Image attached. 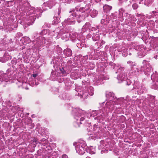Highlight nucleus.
Returning <instances> with one entry per match:
<instances>
[{
  "instance_id": "obj_20",
  "label": "nucleus",
  "mask_w": 158,
  "mask_h": 158,
  "mask_svg": "<svg viewBox=\"0 0 158 158\" xmlns=\"http://www.w3.org/2000/svg\"><path fill=\"white\" fill-rule=\"evenodd\" d=\"M120 15L121 16H126L127 15V13H126L125 10L123 8L120 9L119 10Z\"/></svg>"
},
{
  "instance_id": "obj_4",
  "label": "nucleus",
  "mask_w": 158,
  "mask_h": 158,
  "mask_svg": "<svg viewBox=\"0 0 158 158\" xmlns=\"http://www.w3.org/2000/svg\"><path fill=\"white\" fill-rule=\"evenodd\" d=\"M74 145H76L75 149L76 152L80 155H82L85 152L87 148L86 143L82 140H80L78 142H75L73 143Z\"/></svg>"
},
{
  "instance_id": "obj_48",
  "label": "nucleus",
  "mask_w": 158,
  "mask_h": 158,
  "mask_svg": "<svg viewBox=\"0 0 158 158\" xmlns=\"http://www.w3.org/2000/svg\"><path fill=\"white\" fill-rule=\"evenodd\" d=\"M129 55H131V53L129 52Z\"/></svg>"
},
{
  "instance_id": "obj_3",
  "label": "nucleus",
  "mask_w": 158,
  "mask_h": 158,
  "mask_svg": "<svg viewBox=\"0 0 158 158\" xmlns=\"http://www.w3.org/2000/svg\"><path fill=\"white\" fill-rule=\"evenodd\" d=\"M76 91L77 94H76L79 96L81 98H86L88 96V94L90 95H92L94 94V88L91 86H89L80 89H76Z\"/></svg>"
},
{
  "instance_id": "obj_21",
  "label": "nucleus",
  "mask_w": 158,
  "mask_h": 158,
  "mask_svg": "<svg viewBox=\"0 0 158 158\" xmlns=\"http://www.w3.org/2000/svg\"><path fill=\"white\" fill-rule=\"evenodd\" d=\"M9 59V57L6 55H4L3 57H0V61L4 63L7 61Z\"/></svg>"
},
{
  "instance_id": "obj_35",
  "label": "nucleus",
  "mask_w": 158,
  "mask_h": 158,
  "mask_svg": "<svg viewBox=\"0 0 158 158\" xmlns=\"http://www.w3.org/2000/svg\"><path fill=\"white\" fill-rule=\"evenodd\" d=\"M101 152L102 154L106 153L107 152V150L103 149L101 151Z\"/></svg>"
},
{
  "instance_id": "obj_2",
  "label": "nucleus",
  "mask_w": 158,
  "mask_h": 158,
  "mask_svg": "<svg viewBox=\"0 0 158 158\" xmlns=\"http://www.w3.org/2000/svg\"><path fill=\"white\" fill-rule=\"evenodd\" d=\"M106 96L108 98L109 101L105 103L104 109L105 112H109L113 109L114 104L118 103L120 99L114 97V94L111 92H107Z\"/></svg>"
},
{
  "instance_id": "obj_17",
  "label": "nucleus",
  "mask_w": 158,
  "mask_h": 158,
  "mask_svg": "<svg viewBox=\"0 0 158 158\" xmlns=\"http://www.w3.org/2000/svg\"><path fill=\"white\" fill-rule=\"evenodd\" d=\"M98 13V11H97L93 9L90 10L89 14H90L91 17H94L96 16Z\"/></svg>"
},
{
  "instance_id": "obj_55",
  "label": "nucleus",
  "mask_w": 158,
  "mask_h": 158,
  "mask_svg": "<svg viewBox=\"0 0 158 158\" xmlns=\"http://www.w3.org/2000/svg\"><path fill=\"white\" fill-rule=\"evenodd\" d=\"M3 0L4 1H5V0Z\"/></svg>"
},
{
  "instance_id": "obj_44",
  "label": "nucleus",
  "mask_w": 158,
  "mask_h": 158,
  "mask_svg": "<svg viewBox=\"0 0 158 158\" xmlns=\"http://www.w3.org/2000/svg\"><path fill=\"white\" fill-rule=\"evenodd\" d=\"M80 44L79 43H78L77 44V47H79V45Z\"/></svg>"
},
{
  "instance_id": "obj_47",
  "label": "nucleus",
  "mask_w": 158,
  "mask_h": 158,
  "mask_svg": "<svg viewBox=\"0 0 158 158\" xmlns=\"http://www.w3.org/2000/svg\"><path fill=\"white\" fill-rule=\"evenodd\" d=\"M47 8H44L43 9H44V10H47Z\"/></svg>"
},
{
  "instance_id": "obj_14",
  "label": "nucleus",
  "mask_w": 158,
  "mask_h": 158,
  "mask_svg": "<svg viewBox=\"0 0 158 158\" xmlns=\"http://www.w3.org/2000/svg\"><path fill=\"white\" fill-rule=\"evenodd\" d=\"M143 63L146 68L147 69H148L147 70L148 72H150L151 70H152V68L150 65V64L149 63L148 61H147L145 60H144L143 62Z\"/></svg>"
},
{
  "instance_id": "obj_24",
  "label": "nucleus",
  "mask_w": 158,
  "mask_h": 158,
  "mask_svg": "<svg viewBox=\"0 0 158 158\" xmlns=\"http://www.w3.org/2000/svg\"><path fill=\"white\" fill-rule=\"evenodd\" d=\"M60 22V21L59 18L57 17H54L53 22L54 24L56 25Z\"/></svg>"
},
{
  "instance_id": "obj_26",
  "label": "nucleus",
  "mask_w": 158,
  "mask_h": 158,
  "mask_svg": "<svg viewBox=\"0 0 158 158\" xmlns=\"http://www.w3.org/2000/svg\"><path fill=\"white\" fill-rule=\"evenodd\" d=\"M124 48L122 50V55L124 57L127 56L128 55V52L127 49H124Z\"/></svg>"
},
{
  "instance_id": "obj_19",
  "label": "nucleus",
  "mask_w": 158,
  "mask_h": 158,
  "mask_svg": "<svg viewBox=\"0 0 158 158\" xmlns=\"http://www.w3.org/2000/svg\"><path fill=\"white\" fill-rule=\"evenodd\" d=\"M95 119H97L98 120V122L99 123H101L103 121L104 117L102 114H99L96 118H95Z\"/></svg>"
},
{
  "instance_id": "obj_37",
  "label": "nucleus",
  "mask_w": 158,
  "mask_h": 158,
  "mask_svg": "<svg viewBox=\"0 0 158 158\" xmlns=\"http://www.w3.org/2000/svg\"><path fill=\"white\" fill-rule=\"evenodd\" d=\"M62 158H68V156L65 154H64L62 156Z\"/></svg>"
},
{
  "instance_id": "obj_30",
  "label": "nucleus",
  "mask_w": 158,
  "mask_h": 158,
  "mask_svg": "<svg viewBox=\"0 0 158 158\" xmlns=\"http://www.w3.org/2000/svg\"><path fill=\"white\" fill-rule=\"evenodd\" d=\"M22 40H24L25 41H26V43H29L30 42V39L27 36L24 37L23 38Z\"/></svg>"
},
{
  "instance_id": "obj_7",
  "label": "nucleus",
  "mask_w": 158,
  "mask_h": 158,
  "mask_svg": "<svg viewBox=\"0 0 158 158\" xmlns=\"http://www.w3.org/2000/svg\"><path fill=\"white\" fill-rule=\"evenodd\" d=\"M76 12L74 10H72L69 11V16L68 18L65 19L63 23L64 25H72L75 23L76 21L75 20L77 16Z\"/></svg>"
},
{
  "instance_id": "obj_32",
  "label": "nucleus",
  "mask_w": 158,
  "mask_h": 158,
  "mask_svg": "<svg viewBox=\"0 0 158 158\" xmlns=\"http://www.w3.org/2000/svg\"><path fill=\"white\" fill-rule=\"evenodd\" d=\"M47 143V141L46 139L43 138L40 140V142H39V143H41L42 144H46Z\"/></svg>"
},
{
  "instance_id": "obj_25",
  "label": "nucleus",
  "mask_w": 158,
  "mask_h": 158,
  "mask_svg": "<svg viewBox=\"0 0 158 158\" xmlns=\"http://www.w3.org/2000/svg\"><path fill=\"white\" fill-rule=\"evenodd\" d=\"M91 27V25L89 23H86L84 26L83 27L82 29H88L89 30L90 29Z\"/></svg>"
},
{
  "instance_id": "obj_53",
  "label": "nucleus",
  "mask_w": 158,
  "mask_h": 158,
  "mask_svg": "<svg viewBox=\"0 0 158 158\" xmlns=\"http://www.w3.org/2000/svg\"><path fill=\"white\" fill-rule=\"evenodd\" d=\"M35 143H37L36 141H35Z\"/></svg>"
},
{
  "instance_id": "obj_1",
  "label": "nucleus",
  "mask_w": 158,
  "mask_h": 158,
  "mask_svg": "<svg viewBox=\"0 0 158 158\" xmlns=\"http://www.w3.org/2000/svg\"><path fill=\"white\" fill-rule=\"evenodd\" d=\"M42 12V10L41 9L35 8L30 9L26 13V24L28 26L32 25L36 18H38L40 16Z\"/></svg>"
},
{
  "instance_id": "obj_28",
  "label": "nucleus",
  "mask_w": 158,
  "mask_h": 158,
  "mask_svg": "<svg viewBox=\"0 0 158 158\" xmlns=\"http://www.w3.org/2000/svg\"><path fill=\"white\" fill-rule=\"evenodd\" d=\"M101 110L98 111H92V113L91 114V116L94 117V116L97 115L98 114H99V112H100Z\"/></svg>"
},
{
  "instance_id": "obj_15",
  "label": "nucleus",
  "mask_w": 158,
  "mask_h": 158,
  "mask_svg": "<svg viewBox=\"0 0 158 158\" xmlns=\"http://www.w3.org/2000/svg\"><path fill=\"white\" fill-rule=\"evenodd\" d=\"M37 39L38 40L39 39V40L36 42L37 45L41 46L43 45L44 44H45V39L44 37H42V36H40Z\"/></svg>"
},
{
  "instance_id": "obj_41",
  "label": "nucleus",
  "mask_w": 158,
  "mask_h": 158,
  "mask_svg": "<svg viewBox=\"0 0 158 158\" xmlns=\"http://www.w3.org/2000/svg\"><path fill=\"white\" fill-rule=\"evenodd\" d=\"M95 28L94 27H91V28L90 30L93 31L95 29Z\"/></svg>"
},
{
  "instance_id": "obj_40",
  "label": "nucleus",
  "mask_w": 158,
  "mask_h": 158,
  "mask_svg": "<svg viewBox=\"0 0 158 158\" xmlns=\"http://www.w3.org/2000/svg\"><path fill=\"white\" fill-rule=\"evenodd\" d=\"M90 65H92V67L91 68V69H93L95 67L94 65L92 63H90Z\"/></svg>"
},
{
  "instance_id": "obj_42",
  "label": "nucleus",
  "mask_w": 158,
  "mask_h": 158,
  "mask_svg": "<svg viewBox=\"0 0 158 158\" xmlns=\"http://www.w3.org/2000/svg\"><path fill=\"white\" fill-rule=\"evenodd\" d=\"M105 42L103 40H102L101 42V45H102L103 44H104Z\"/></svg>"
},
{
  "instance_id": "obj_34",
  "label": "nucleus",
  "mask_w": 158,
  "mask_h": 158,
  "mask_svg": "<svg viewBox=\"0 0 158 158\" xmlns=\"http://www.w3.org/2000/svg\"><path fill=\"white\" fill-rule=\"evenodd\" d=\"M105 79H105V77H103V75H101L100 76V77H99V81H102L103 80H105Z\"/></svg>"
},
{
  "instance_id": "obj_29",
  "label": "nucleus",
  "mask_w": 158,
  "mask_h": 158,
  "mask_svg": "<svg viewBox=\"0 0 158 158\" xmlns=\"http://www.w3.org/2000/svg\"><path fill=\"white\" fill-rule=\"evenodd\" d=\"M64 29L61 30L60 31L59 33H58V35L60 36L64 35L65 36H68L66 35H65L66 34L64 32Z\"/></svg>"
},
{
  "instance_id": "obj_54",
  "label": "nucleus",
  "mask_w": 158,
  "mask_h": 158,
  "mask_svg": "<svg viewBox=\"0 0 158 158\" xmlns=\"http://www.w3.org/2000/svg\"><path fill=\"white\" fill-rule=\"evenodd\" d=\"M112 16H113V15H112ZM112 17V16H110V18H112V17Z\"/></svg>"
},
{
  "instance_id": "obj_31",
  "label": "nucleus",
  "mask_w": 158,
  "mask_h": 158,
  "mask_svg": "<svg viewBox=\"0 0 158 158\" xmlns=\"http://www.w3.org/2000/svg\"><path fill=\"white\" fill-rule=\"evenodd\" d=\"M139 82H136L134 83V86L133 88L134 89H137L138 88H139Z\"/></svg>"
},
{
  "instance_id": "obj_39",
  "label": "nucleus",
  "mask_w": 158,
  "mask_h": 158,
  "mask_svg": "<svg viewBox=\"0 0 158 158\" xmlns=\"http://www.w3.org/2000/svg\"><path fill=\"white\" fill-rule=\"evenodd\" d=\"M38 75L37 74H33L32 76L34 77H35Z\"/></svg>"
},
{
  "instance_id": "obj_33",
  "label": "nucleus",
  "mask_w": 158,
  "mask_h": 158,
  "mask_svg": "<svg viewBox=\"0 0 158 158\" xmlns=\"http://www.w3.org/2000/svg\"><path fill=\"white\" fill-rule=\"evenodd\" d=\"M126 80H127V81H125V84H126L127 85H130L131 83V82L130 80L129 79H127Z\"/></svg>"
},
{
  "instance_id": "obj_11",
  "label": "nucleus",
  "mask_w": 158,
  "mask_h": 158,
  "mask_svg": "<svg viewBox=\"0 0 158 158\" xmlns=\"http://www.w3.org/2000/svg\"><path fill=\"white\" fill-rule=\"evenodd\" d=\"M112 65L113 66V68L117 70V71L116 72V73H124L123 72L124 70V68L120 65H116L114 63H112Z\"/></svg>"
},
{
  "instance_id": "obj_12",
  "label": "nucleus",
  "mask_w": 158,
  "mask_h": 158,
  "mask_svg": "<svg viewBox=\"0 0 158 158\" xmlns=\"http://www.w3.org/2000/svg\"><path fill=\"white\" fill-rule=\"evenodd\" d=\"M90 6L91 5L90 4H88L86 5L84 8L83 7L80 8L79 9V10L82 12L84 11L86 12V13L89 14L90 11Z\"/></svg>"
},
{
  "instance_id": "obj_9",
  "label": "nucleus",
  "mask_w": 158,
  "mask_h": 158,
  "mask_svg": "<svg viewBox=\"0 0 158 158\" xmlns=\"http://www.w3.org/2000/svg\"><path fill=\"white\" fill-rule=\"evenodd\" d=\"M45 2L44 3V6H47L49 8H51L56 4V0H45Z\"/></svg>"
},
{
  "instance_id": "obj_52",
  "label": "nucleus",
  "mask_w": 158,
  "mask_h": 158,
  "mask_svg": "<svg viewBox=\"0 0 158 158\" xmlns=\"http://www.w3.org/2000/svg\"><path fill=\"white\" fill-rule=\"evenodd\" d=\"M97 28L98 29H99V27L98 26H97Z\"/></svg>"
},
{
  "instance_id": "obj_45",
  "label": "nucleus",
  "mask_w": 158,
  "mask_h": 158,
  "mask_svg": "<svg viewBox=\"0 0 158 158\" xmlns=\"http://www.w3.org/2000/svg\"><path fill=\"white\" fill-rule=\"evenodd\" d=\"M101 1V0H98L96 1V2H98L99 1Z\"/></svg>"
},
{
  "instance_id": "obj_27",
  "label": "nucleus",
  "mask_w": 158,
  "mask_h": 158,
  "mask_svg": "<svg viewBox=\"0 0 158 158\" xmlns=\"http://www.w3.org/2000/svg\"><path fill=\"white\" fill-rule=\"evenodd\" d=\"M39 84L38 82H36L35 80H33L32 81H30L29 82V85L32 86H33L35 85H37Z\"/></svg>"
},
{
  "instance_id": "obj_6",
  "label": "nucleus",
  "mask_w": 158,
  "mask_h": 158,
  "mask_svg": "<svg viewBox=\"0 0 158 158\" xmlns=\"http://www.w3.org/2000/svg\"><path fill=\"white\" fill-rule=\"evenodd\" d=\"M13 73L14 72L13 71L8 69L7 70L6 73L0 75V84L3 81L7 82L10 81V80H13L15 78Z\"/></svg>"
},
{
  "instance_id": "obj_43",
  "label": "nucleus",
  "mask_w": 158,
  "mask_h": 158,
  "mask_svg": "<svg viewBox=\"0 0 158 158\" xmlns=\"http://www.w3.org/2000/svg\"><path fill=\"white\" fill-rule=\"evenodd\" d=\"M136 6V5H135V4L133 5V6H132L133 7V8H134V9H136V7H134V6Z\"/></svg>"
},
{
  "instance_id": "obj_18",
  "label": "nucleus",
  "mask_w": 158,
  "mask_h": 158,
  "mask_svg": "<svg viewBox=\"0 0 158 158\" xmlns=\"http://www.w3.org/2000/svg\"><path fill=\"white\" fill-rule=\"evenodd\" d=\"M64 54L67 56H71L72 54L71 50L69 48L66 49L64 50Z\"/></svg>"
},
{
  "instance_id": "obj_8",
  "label": "nucleus",
  "mask_w": 158,
  "mask_h": 158,
  "mask_svg": "<svg viewBox=\"0 0 158 158\" xmlns=\"http://www.w3.org/2000/svg\"><path fill=\"white\" fill-rule=\"evenodd\" d=\"M91 133H88V134L90 135H95V136L97 138L99 137L101 131L99 127L96 125H94L93 126L92 129L91 130Z\"/></svg>"
},
{
  "instance_id": "obj_50",
  "label": "nucleus",
  "mask_w": 158,
  "mask_h": 158,
  "mask_svg": "<svg viewBox=\"0 0 158 158\" xmlns=\"http://www.w3.org/2000/svg\"><path fill=\"white\" fill-rule=\"evenodd\" d=\"M116 18V17H114V19H115Z\"/></svg>"
},
{
  "instance_id": "obj_5",
  "label": "nucleus",
  "mask_w": 158,
  "mask_h": 158,
  "mask_svg": "<svg viewBox=\"0 0 158 158\" xmlns=\"http://www.w3.org/2000/svg\"><path fill=\"white\" fill-rule=\"evenodd\" d=\"M72 113L74 118L77 121V123L78 125L79 123L81 124V121L84 119V118L81 116L85 113V111L76 108L73 110Z\"/></svg>"
},
{
  "instance_id": "obj_23",
  "label": "nucleus",
  "mask_w": 158,
  "mask_h": 158,
  "mask_svg": "<svg viewBox=\"0 0 158 158\" xmlns=\"http://www.w3.org/2000/svg\"><path fill=\"white\" fill-rule=\"evenodd\" d=\"M100 37L98 34H94L92 37V39L94 41H96L99 40L100 39Z\"/></svg>"
},
{
  "instance_id": "obj_46",
  "label": "nucleus",
  "mask_w": 158,
  "mask_h": 158,
  "mask_svg": "<svg viewBox=\"0 0 158 158\" xmlns=\"http://www.w3.org/2000/svg\"><path fill=\"white\" fill-rule=\"evenodd\" d=\"M101 146H99V149H101Z\"/></svg>"
},
{
  "instance_id": "obj_16",
  "label": "nucleus",
  "mask_w": 158,
  "mask_h": 158,
  "mask_svg": "<svg viewBox=\"0 0 158 158\" xmlns=\"http://www.w3.org/2000/svg\"><path fill=\"white\" fill-rule=\"evenodd\" d=\"M16 84L18 85L19 87L22 86L23 88L27 89L28 88L27 87L28 84L25 82H21L19 81L16 82Z\"/></svg>"
},
{
  "instance_id": "obj_51",
  "label": "nucleus",
  "mask_w": 158,
  "mask_h": 158,
  "mask_svg": "<svg viewBox=\"0 0 158 158\" xmlns=\"http://www.w3.org/2000/svg\"><path fill=\"white\" fill-rule=\"evenodd\" d=\"M103 20V19H102L101 21V22H102Z\"/></svg>"
},
{
  "instance_id": "obj_49",
  "label": "nucleus",
  "mask_w": 158,
  "mask_h": 158,
  "mask_svg": "<svg viewBox=\"0 0 158 158\" xmlns=\"http://www.w3.org/2000/svg\"><path fill=\"white\" fill-rule=\"evenodd\" d=\"M86 158H90L88 156V157H86Z\"/></svg>"
},
{
  "instance_id": "obj_13",
  "label": "nucleus",
  "mask_w": 158,
  "mask_h": 158,
  "mask_svg": "<svg viewBox=\"0 0 158 158\" xmlns=\"http://www.w3.org/2000/svg\"><path fill=\"white\" fill-rule=\"evenodd\" d=\"M127 76V74H125V73H121L117 76V79L118 80H120L121 81H125L127 78L126 76Z\"/></svg>"
},
{
  "instance_id": "obj_22",
  "label": "nucleus",
  "mask_w": 158,
  "mask_h": 158,
  "mask_svg": "<svg viewBox=\"0 0 158 158\" xmlns=\"http://www.w3.org/2000/svg\"><path fill=\"white\" fill-rule=\"evenodd\" d=\"M112 7L111 6L105 5L103 6V10L105 12H107L108 11H110Z\"/></svg>"
},
{
  "instance_id": "obj_38",
  "label": "nucleus",
  "mask_w": 158,
  "mask_h": 158,
  "mask_svg": "<svg viewBox=\"0 0 158 158\" xmlns=\"http://www.w3.org/2000/svg\"><path fill=\"white\" fill-rule=\"evenodd\" d=\"M15 61V60H12L11 61V63L12 64H13L14 65H15L16 64V63H17L16 61H15V62H14Z\"/></svg>"
},
{
  "instance_id": "obj_10",
  "label": "nucleus",
  "mask_w": 158,
  "mask_h": 158,
  "mask_svg": "<svg viewBox=\"0 0 158 158\" xmlns=\"http://www.w3.org/2000/svg\"><path fill=\"white\" fill-rule=\"evenodd\" d=\"M135 49L139 51V52L137 53L138 55L143 56L145 55V53H144V49L143 46L138 45L135 47Z\"/></svg>"
},
{
  "instance_id": "obj_36",
  "label": "nucleus",
  "mask_w": 158,
  "mask_h": 158,
  "mask_svg": "<svg viewBox=\"0 0 158 158\" xmlns=\"http://www.w3.org/2000/svg\"><path fill=\"white\" fill-rule=\"evenodd\" d=\"M135 69H136V70H135V74L136 75L139 73V69L137 68H136Z\"/></svg>"
}]
</instances>
